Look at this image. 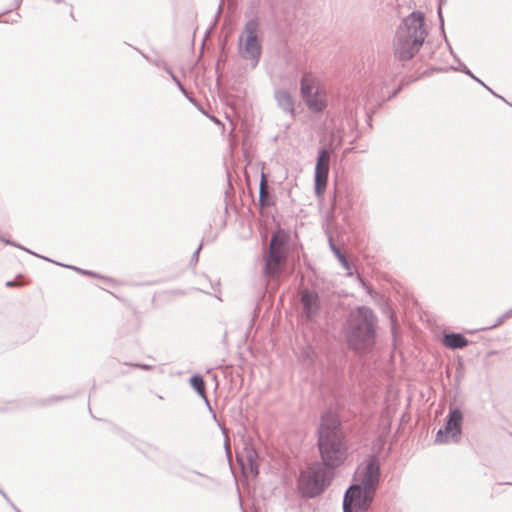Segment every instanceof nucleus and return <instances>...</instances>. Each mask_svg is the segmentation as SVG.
I'll use <instances>...</instances> for the list:
<instances>
[{
  "label": "nucleus",
  "mask_w": 512,
  "mask_h": 512,
  "mask_svg": "<svg viewBox=\"0 0 512 512\" xmlns=\"http://www.w3.org/2000/svg\"><path fill=\"white\" fill-rule=\"evenodd\" d=\"M6 285H7L8 287H12V286H15V285H16V282H14V281H8V282L6 283Z\"/></svg>",
  "instance_id": "nucleus-22"
},
{
  "label": "nucleus",
  "mask_w": 512,
  "mask_h": 512,
  "mask_svg": "<svg viewBox=\"0 0 512 512\" xmlns=\"http://www.w3.org/2000/svg\"><path fill=\"white\" fill-rule=\"evenodd\" d=\"M236 458L243 469H249L252 474H257V453L252 447H245L243 451H236Z\"/></svg>",
  "instance_id": "nucleus-12"
},
{
  "label": "nucleus",
  "mask_w": 512,
  "mask_h": 512,
  "mask_svg": "<svg viewBox=\"0 0 512 512\" xmlns=\"http://www.w3.org/2000/svg\"><path fill=\"white\" fill-rule=\"evenodd\" d=\"M225 449H226L227 455L230 456L231 451H230L229 439L227 436H226V440H225Z\"/></svg>",
  "instance_id": "nucleus-20"
},
{
  "label": "nucleus",
  "mask_w": 512,
  "mask_h": 512,
  "mask_svg": "<svg viewBox=\"0 0 512 512\" xmlns=\"http://www.w3.org/2000/svg\"><path fill=\"white\" fill-rule=\"evenodd\" d=\"M267 187V180L264 174H262L261 183H260V196L263 197L265 189Z\"/></svg>",
  "instance_id": "nucleus-19"
},
{
  "label": "nucleus",
  "mask_w": 512,
  "mask_h": 512,
  "mask_svg": "<svg viewBox=\"0 0 512 512\" xmlns=\"http://www.w3.org/2000/svg\"><path fill=\"white\" fill-rule=\"evenodd\" d=\"M426 35L424 15L421 12H412L397 30L394 42L395 55L401 61L410 60L419 51Z\"/></svg>",
  "instance_id": "nucleus-3"
},
{
  "label": "nucleus",
  "mask_w": 512,
  "mask_h": 512,
  "mask_svg": "<svg viewBox=\"0 0 512 512\" xmlns=\"http://www.w3.org/2000/svg\"><path fill=\"white\" fill-rule=\"evenodd\" d=\"M275 99L278 106L287 114L295 115V102L292 95L286 90H277L275 92Z\"/></svg>",
  "instance_id": "nucleus-13"
},
{
  "label": "nucleus",
  "mask_w": 512,
  "mask_h": 512,
  "mask_svg": "<svg viewBox=\"0 0 512 512\" xmlns=\"http://www.w3.org/2000/svg\"><path fill=\"white\" fill-rule=\"evenodd\" d=\"M191 386L196 390V392L205 400L208 404V399L206 397L205 392V383L201 376L194 375L190 379Z\"/></svg>",
  "instance_id": "nucleus-15"
},
{
  "label": "nucleus",
  "mask_w": 512,
  "mask_h": 512,
  "mask_svg": "<svg viewBox=\"0 0 512 512\" xmlns=\"http://www.w3.org/2000/svg\"><path fill=\"white\" fill-rule=\"evenodd\" d=\"M332 478V470L320 462H315L301 471L298 480L299 489L304 496L315 497L330 485Z\"/></svg>",
  "instance_id": "nucleus-5"
},
{
  "label": "nucleus",
  "mask_w": 512,
  "mask_h": 512,
  "mask_svg": "<svg viewBox=\"0 0 512 512\" xmlns=\"http://www.w3.org/2000/svg\"><path fill=\"white\" fill-rule=\"evenodd\" d=\"M141 367H142L143 369H148V366H145V365H143V366H141Z\"/></svg>",
  "instance_id": "nucleus-26"
},
{
  "label": "nucleus",
  "mask_w": 512,
  "mask_h": 512,
  "mask_svg": "<svg viewBox=\"0 0 512 512\" xmlns=\"http://www.w3.org/2000/svg\"><path fill=\"white\" fill-rule=\"evenodd\" d=\"M375 317L371 309L360 307L352 311L347 323V340L357 352L368 350L375 339Z\"/></svg>",
  "instance_id": "nucleus-4"
},
{
  "label": "nucleus",
  "mask_w": 512,
  "mask_h": 512,
  "mask_svg": "<svg viewBox=\"0 0 512 512\" xmlns=\"http://www.w3.org/2000/svg\"><path fill=\"white\" fill-rule=\"evenodd\" d=\"M462 412L455 408L450 409L443 429H439L435 441L437 443H456L460 440L462 432Z\"/></svg>",
  "instance_id": "nucleus-9"
},
{
  "label": "nucleus",
  "mask_w": 512,
  "mask_h": 512,
  "mask_svg": "<svg viewBox=\"0 0 512 512\" xmlns=\"http://www.w3.org/2000/svg\"><path fill=\"white\" fill-rule=\"evenodd\" d=\"M318 446L322 464L328 469L336 468L345 462L348 448L340 429V421L332 412L322 416L318 430Z\"/></svg>",
  "instance_id": "nucleus-2"
},
{
  "label": "nucleus",
  "mask_w": 512,
  "mask_h": 512,
  "mask_svg": "<svg viewBox=\"0 0 512 512\" xmlns=\"http://www.w3.org/2000/svg\"><path fill=\"white\" fill-rule=\"evenodd\" d=\"M492 354H495V351H491V352H488L487 355H492Z\"/></svg>",
  "instance_id": "nucleus-25"
},
{
  "label": "nucleus",
  "mask_w": 512,
  "mask_h": 512,
  "mask_svg": "<svg viewBox=\"0 0 512 512\" xmlns=\"http://www.w3.org/2000/svg\"><path fill=\"white\" fill-rule=\"evenodd\" d=\"M201 249V246L196 250L195 254H194V257L197 259L198 258V253Z\"/></svg>",
  "instance_id": "nucleus-24"
},
{
  "label": "nucleus",
  "mask_w": 512,
  "mask_h": 512,
  "mask_svg": "<svg viewBox=\"0 0 512 512\" xmlns=\"http://www.w3.org/2000/svg\"><path fill=\"white\" fill-rule=\"evenodd\" d=\"M301 304L303 316L307 320H313L320 312V299L316 292L305 289L301 292Z\"/></svg>",
  "instance_id": "nucleus-11"
},
{
  "label": "nucleus",
  "mask_w": 512,
  "mask_h": 512,
  "mask_svg": "<svg viewBox=\"0 0 512 512\" xmlns=\"http://www.w3.org/2000/svg\"><path fill=\"white\" fill-rule=\"evenodd\" d=\"M240 55L251 62L254 68L259 62L261 44L259 40V23L255 19L249 20L239 38Z\"/></svg>",
  "instance_id": "nucleus-7"
},
{
  "label": "nucleus",
  "mask_w": 512,
  "mask_h": 512,
  "mask_svg": "<svg viewBox=\"0 0 512 512\" xmlns=\"http://www.w3.org/2000/svg\"><path fill=\"white\" fill-rule=\"evenodd\" d=\"M284 240L278 234H273L269 250L265 256V274L269 278H276L280 275L285 264V256L283 251Z\"/></svg>",
  "instance_id": "nucleus-8"
},
{
  "label": "nucleus",
  "mask_w": 512,
  "mask_h": 512,
  "mask_svg": "<svg viewBox=\"0 0 512 512\" xmlns=\"http://www.w3.org/2000/svg\"><path fill=\"white\" fill-rule=\"evenodd\" d=\"M511 313H512V309H511V310H509V311H507V312H506L505 314H503L501 317H499V318L497 319V321H496L494 324H489V325H487V326H485V327H482V331L490 330V329H492V328H494V327L499 326L500 324H502V323L504 322V320H505L506 318L510 317Z\"/></svg>",
  "instance_id": "nucleus-17"
},
{
  "label": "nucleus",
  "mask_w": 512,
  "mask_h": 512,
  "mask_svg": "<svg viewBox=\"0 0 512 512\" xmlns=\"http://www.w3.org/2000/svg\"><path fill=\"white\" fill-rule=\"evenodd\" d=\"M481 86L482 88H485L486 90H488L491 94H493L495 97H498L500 98L501 100H503L505 103H507L508 105L512 106L511 103H509L504 97L496 94L489 86H487L483 81L481 83Z\"/></svg>",
  "instance_id": "nucleus-18"
},
{
  "label": "nucleus",
  "mask_w": 512,
  "mask_h": 512,
  "mask_svg": "<svg viewBox=\"0 0 512 512\" xmlns=\"http://www.w3.org/2000/svg\"><path fill=\"white\" fill-rule=\"evenodd\" d=\"M329 243H330V247L332 249V251L334 252L335 256L338 258V260L340 261V263L342 264V266L346 269V270H350V267H349V263L348 261L346 260L345 256L341 253V251L336 247V245L333 243L332 239L329 240Z\"/></svg>",
  "instance_id": "nucleus-16"
},
{
  "label": "nucleus",
  "mask_w": 512,
  "mask_h": 512,
  "mask_svg": "<svg viewBox=\"0 0 512 512\" xmlns=\"http://www.w3.org/2000/svg\"><path fill=\"white\" fill-rule=\"evenodd\" d=\"M467 339L461 334L448 333L443 337V344L450 349H458L466 346Z\"/></svg>",
  "instance_id": "nucleus-14"
},
{
  "label": "nucleus",
  "mask_w": 512,
  "mask_h": 512,
  "mask_svg": "<svg viewBox=\"0 0 512 512\" xmlns=\"http://www.w3.org/2000/svg\"><path fill=\"white\" fill-rule=\"evenodd\" d=\"M329 167L330 152L326 149H321L318 153L315 167V193L318 196L322 195L326 188Z\"/></svg>",
  "instance_id": "nucleus-10"
},
{
  "label": "nucleus",
  "mask_w": 512,
  "mask_h": 512,
  "mask_svg": "<svg viewBox=\"0 0 512 512\" xmlns=\"http://www.w3.org/2000/svg\"><path fill=\"white\" fill-rule=\"evenodd\" d=\"M380 479V464L377 458H369L355 473V483L346 491L343 499L344 512L369 509Z\"/></svg>",
  "instance_id": "nucleus-1"
},
{
  "label": "nucleus",
  "mask_w": 512,
  "mask_h": 512,
  "mask_svg": "<svg viewBox=\"0 0 512 512\" xmlns=\"http://www.w3.org/2000/svg\"><path fill=\"white\" fill-rule=\"evenodd\" d=\"M467 74H469L472 78H474L476 81L480 82L479 78L475 77L473 74L470 73V71H466Z\"/></svg>",
  "instance_id": "nucleus-23"
},
{
  "label": "nucleus",
  "mask_w": 512,
  "mask_h": 512,
  "mask_svg": "<svg viewBox=\"0 0 512 512\" xmlns=\"http://www.w3.org/2000/svg\"><path fill=\"white\" fill-rule=\"evenodd\" d=\"M173 79H174V81L177 83V86L180 88V90H181V91H183V92H185V91H184V88H183V86H182V84L180 83V81H179V80H177V78H176V77H174V76H173Z\"/></svg>",
  "instance_id": "nucleus-21"
},
{
  "label": "nucleus",
  "mask_w": 512,
  "mask_h": 512,
  "mask_svg": "<svg viewBox=\"0 0 512 512\" xmlns=\"http://www.w3.org/2000/svg\"><path fill=\"white\" fill-rule=\"evenodd\" d=\"M300 92L308 109L314 113L323 112L328 106V92L320 79L312 73H305L301 79Z\"/></svg>",
  "instance_id": "nucleus-6"
}]
</instances>
